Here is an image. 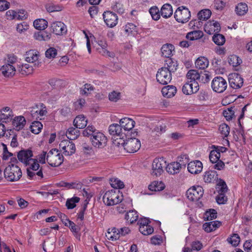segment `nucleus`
<instances>
[{
	"mask_svg": "<svg viewBox=\"0 0 252 252\" xmlns=\"http://www.w3.org/2000/svg\"><path fill=\"white\" fill-rule=\"evenodd\" d=\"M5 178L8 181L14 182L19 180L22 177V173L18 166L8 164L4 170Z\"/></svg>",
	"mask_w": 252,
	"mask_h": 252,
	"instance_id": "f257e3e1",
	"label": "nucleus"
},
{
	"mask_svg": "<svg viewBox=\"0 0 252 252\" xmlns=\"http://www.w3.org/2000/svg\"><path fill=\"white\" fill-rule=\"evenodd\" d=\"M46 161L52 167L59 166L63 162V157L58 150L53 149L47 153Z\"/></svg>",
	"mask_w": 252,
	"mask_h": 252,
	"instance_id": "f03ea898",
	"label": "nucleus"
},
{
	"mask_svg": "<svg viewBox=\"0 0 252 252\" xmlns=\"http://www.w3.org/2000/svg\"><path fill=\"white\" fill-rule=\"evenodd\" d=\"M27 169L29 179L32 180L41 179L43 178L42 168L40 167L38 160L32 162Z\"/></svg>",
	"mask_w": 252,
	"mask_h": 252,
	"instance_id": "7ed1b4c3",
	"label": "nucleus"
},
{
	"mask_svg": "<svg viewBox=\"0 0 252 252\" xmlns=\"http://www.w3.org/2000/svg\"><path fill=\"white\" fill-rule=\"evenodd\" d=\"M92 145L98 149H102L105 147L107 142L106 136L101 132L95 131L90 137Z\"/></svg>",
	"mask_w": 252,
	"mask_h": 252,
	"instance_id": "20e7f679",
	"label": "nucleus"
},
{
	"mask_svg": "<svg viewBox=\"0 0 252 252\" xmlns=\"http://www.w3.org/2000/svg\"><path fill=\"white\" fill-rule=\"evenodd\" d=\"M103 201L107 206H113L121 202L119 192L111 189L107 191L103 196Z\"/></svg>",
	"mask_w": 252,
	"mask_h": 252,
	"instance_id": "39448f33",
	"label": "nucleus"
},
{
	"mask_svg": "<svg viewBox=\"0 0 252 252\" xmlns=\"http://www.w3.org/2000/svg\"><path fill=\"white\" fill-rule=\"evenodd\" d=\"M212 90L216 93H222L227 87V83L225 79L220 76L215 77L211 83Z\"/></svg>",
	"mask_w": 252,
	"mask_h": 252,
	"instance_id": "423d86ee",
	"label": "nucleus"
},
{
	"mask_svg": "<svg viewBox=\"0 0 252 252\" xmlns=\"http://www.w3.org/2000/svg\"><path fill=\"white\" fill-rule=\"evenodd\" d=\"M204 194V190L202 187L197 186L190 188L186 192L187 198L192 201H197Z\"/></svg>",
	"mask_w": 252,
	"mask_h": 252,
	"instance_id": "0eeeda50",
	"label": "nucleus"
},
{
	"mask_svg": "<svg viewBox=\"0 0 252 252\" xmlns=\"http://www.w3.org/2000/svg\"><path fill=\"white\" fill-rule=\"evenodd\" d=\"M190 17V13L188 8L185 6H181L174 12V18L179 23L187 22Z\"/></svg>",
	"mask_w": 252,
	"mask_h": 252,
	"instance_id": "6e6552de",
	"label": "nucleus"
},
{
	"mask_svg": "<svg viewBox=\"0 0 252 252\" xmlns=\"http://www.w3.org/2000/svg\"><path fill=\"white\" fill-rule=\"evenodd\" d=\"M166 165V162L163 158H156L152 163V175L158 177L163 172V168Z\"/></svg>",
	"mask_w": 252,
	"mask_h": 252,
	"instance_id": "1a4fd4ad",
	"label": "nucleus"
},
{
	"mask_svg": "<svg viewBox=\"0 0 252 252\" xmlns=\"http://www.w3.org/2000/svg\"><path fill=\"white\" fill-rule=\"evenodd\" d=\"M32 152L30 149L21 150L18 153L17 158L18 160L23 163L26 166L30 165L32 162H35L37 159L32 158Z\"/></svg>",
	"mask_w": 252,
	"mask_h": 252,
	"instance_id": "9d476101",
	"label": "nucleus"
},
{
	"mask_svg": "<svg viewBox=\"0 0 252 252\" xmlns=\"http://www.w3.org/2000/svg\"><path fill=\"white\" fill-rule=\"evenodd\" d=\"M156 78L158 82L160 84H167L172 79L171 70L162 67L158 71Z\"/></svg>",
	"mask_w": 252,
	"mask_h": 252,
	"instance_id": "9b49d317",
	"label": "nucleus"
},
{
	"mask_svg": "<svg viewBox=\"0 0 252 252\" xmlns=\"http://www.w3.org/2000/svg\"><path fill=\"white\" fill-rule=\"evenodd\" d=\"M124 149L128 153H135L140 149L141 142L140 140L135 138H131L126 140V142L122 144Z\"/></svg>",
	"mask_w": 252,
	"mask_h": 252,
	"instance_id": "f8f14e48",
	"label": "nucleus"
},
{
	"mask_svg": "<svg viewBox=\"0 0 252 252\" xmlns=\"http://www.w3.org/2000/svg\"><path fill=\"white\" fill-rule=\"evenodd\" d=\"M104 21L107 27L113 28L116 26L118 22V18L116 14L110 11H106L103 13Z\"/></svg>",
	"mask_w": 252,
	"mask_h": 252,
	"instance_id": "ddd939ff",
	"label": "nucleus"
},
{
	"mask_svg": "<svg viewBox=\"0 0 252 252\" xmlns=\"http://www.w3.org/2000/svg\"><path fill=\"white\" fill-rule=\"evenodd\" d=\"M228 80L230 86L234 89L241 88L244 84L243 78L237 73L229 74Z\"/></svg>",
	"mask_w": 252,
	"mask_h": 252,
	"instance_id": "4468645a",
	"label": "nucleus"
},
{
	"mask_svg": "<svg viewBox=\"0 0 252 252\" xmlns=\"http://www.w3.org/2000/svg\"><path fill=\"white\" fill-rule=\"evenodd\" d=\"M38 109L35 110L34 109L31 111V115L33 119L41 120L42 117L45 116L47 113V108L46 106L42 103H39L36 105Z\"/></svg>",
	"mask_w": 252,
	"mask_h": 252,
	"instance_id": "2eb2a0df",
	"label": "nucleus"
},
{
	"mask_svg": "<svg viewBox=\"0 0 252 252\" xmlns=\"http://www.w3.org/2000/svg\"><path fill=\"white\" fill-rule=\"evenodd\" d=\"M199 90L198 82H187L182 87L183 93L186 95H190L196 93Z\"/></svg>",
	"mask_w": 252,
	"mask_h": 252,
	"instance_id": "dca6fc26",
	"label": "nucleus"
},
{
	"mask_svg": "<svg viewBox=\"0 0 252 252\" xmlns=\"http://www.w3.org/2000/svg\"><path fill=\"white\" fill-rule=\"evenodd\" d=\"M189 158L187 154H182L178 158L176 163V166H174V174L179 172V170L182 168H185L186 164L189 163Z\"/></svg>",
	"mask_w": 252,
	"mask_h": 252,
	"instance_id": "f3484780",
	"label": "nucleus"
},
{
	"mask_svg": "<svg viewBox=\"0 0 252 252\" xmlns=\"http://www.w3.org/2000/svg\"><path fill=\"white\" fill-rule=\"evenodd\" d=\"M202 163L199 160L191 161L188 164V171L191 174H198L202 171Z\"/></svg>",
	"mask_w": 252,
	"mask_h": 252,
	"instance_id": "a211bd4d",
	"label": "nucleus"
},
{
	"mask_svg": "<svg viewBox=\"0 0 252 252\" xmlns=\"http://www.w3.org/2000/svg\"><path fill=\"white\" fill-rule=\"evenodd\" d=\"M51 29L53 32L57 35H62L67 31L65 25L60 21L53 22L51 24Z\"/></svg>",
	"mask_w": 252,
	"mask_h": 252,
	"instance_id": "6ab92c4d",
	"label": "nucleus"
},
{
	"mask_svg": "<svg viewBox=\"0 0 252 252\" xmlns=\"http://www.w3.org/2000/svg\"><path fill=\"white\" fill-rule=\"evenodd\" d=\"M135 122L131 119L128 118H124L120 121V125L124 130L129 131L131 130L134 126Z\"/></svg>",
	"mask_w": 252,
	"mask_h": 252,
	"instance_id": "aec40b11",
	"label": "nucleus"
},
{
	"mask_svg": "<svg viewBox=\"0 0 252 252\" xmlns=\"http://www.w3.org/2000/svg\"><path fill=\"white\" fill-rule=\"evenodd\" d=\"M124 33L126 36L134 35L138 32L137 27L131 23H127L123 27Z\"/></svg>",
	"mask_w": 252,
	"mask_h": 252,
	"instance_id": "412c9836",
	"label": "nucleus"
},
{
	"mask_svg": "<svg viewBox=\"0 0 252 252\" xmlns=\"http://www.w3.org/2000/svg\"><path fill=\"white\" fill-rule=\"evenodd\" d=\"M26 124V120L23 116L16 117L12 121L13 128L17 131L22 129Z\"/></svg>",
	"mask_w": 252,
	"mask_h": 252,
	"instance_id": "4be33fe9",
	"label": "nucleus"
},
{
	"mask_svg": "<svg viewBox=\"0 0 252 252\" xmlns=\"http://www.w3.org/2000/svg\"><path fill=\"white\" fill-rule=\"evenodd\" d=\"M39 57V53L34 50H31L26 52L25 59L27 62L33 63L38 61Z\"/></svg>",
	"mask_w": 252,
	"mask_h": 252,
	"instance_id": "5701e85b",
	"label": "nucleus"
},
{
	"mask_svg": "<svg viewBox=\"0 0 252 252\" xmlns=\"http://www.w3.org/2000/svg\"><path fill=\"white\" fill-rule=\"evenodd\" d=\"M2 74L5 77L13 76L15 73V67L12 64L7 63L3 65L0 68Z\"/></svg>",
	"mask_w": 252,
	"mask_h": 252,
	"instance_id": "b1692460",
	"label": "nucleus"
},
{
	"mask_svg": "<svg viewBox=\"0 0 252 252\" xmlns=\"http://www.w3.org/2000/svg\"><path fill=\"white\" fill-rule=\"evenodd\" d=\"M87 124V120L83 115L77 116L73 121V125L77 128H83L86 126Z\"/></svg>",
	"mask_w": 252,
	"mask_h": 252,
	"instance_id": "393cba45",
	"label": "nucleus"
},
{
	"mask_svg": "<svg viewBox=\"0 0 252 252\" xmlns=\"http://www.w3.org/2000/svg\"><path fill=\"white\" fill-rule=\"evenodd\" d=\"M221 222L220 221L217 220L212 221L204 223L203 228L206 232H210L215 230L217 228H219Z\"/></svg>",
	"mask_w": 252,
	"mask_h": 252,
	"instance_id": "a878e982",
	"label": "nucleus"
},
{
	"mask_svg": "<svg viewBox=\"0 0 252 252\" xmlns=\"http://www.w3.org/2000/svg\"><path fill=\"white\" fill-rule=\"evenodd\" d=\"M12 112L8 107L3 108L0 113V120L6 123L12 119Z\"/></svg>",
	"mask_w": 252,
	"mask_h": 252,
	"instance_id": "bb28decb",
	"label": "nucleus"
},
{
	"mask_svg": "<svg viewBox=\"0 0 252 252\" xmlns=\"http://www.w3.org/2000/svg\"><path fill=\"white\" fill-rule=\"evenodd\" d=\"M218 178L217 172L214 170H209L204 173L203 179L205 183H213Z\"/></svg>",
	"mask_w": 252,
	"mask_h": 252,
	"instance_id": "cd10ccee",
	"label": "nucleus"
},
{
	"mask_svg": "<svg viewBox=\"0 0 252 252\" xmlns=\"http://www.w3.org/2000/svg\"><path fill=\"white\" fill-rule=\"evenodd\" d=\"M109 134L116 136H121L122 135V129L121 126L118 124H113L109 127Z\"/></svg>",
	"mask_w": 252,
	"mask_h": 252,
	"instance_id": "c85d7f7f",
	"label": "nucleus"
},
{
	"mask_svg": "<svg viewBox=\"0 0 252 252\" xmlns=\"http://www.w3.org/2000/svg\"><path fill=\"white\" fill-rule=\"evenodd\" d=\"M209 61L204 57H200L196 60L195 64L196 68L200 69H205L209 65Z\"/></svg>",
	"mask_w": 252,
	"mask_h": 252,
	"instance_id": "c756f323",
	"label": "nucleus"
},
{
	"mask_svg": "<svg viewBox=\"0 0 252 252\" xmlns=\"http://www.w3.org/2000/svg\"><path fill=\"white\" fill-rule=\"evenodd\" d=\"M173 45L171 44H164L161 48V55L166 58L172 56Z\"/></svg>",
	"mask_w": 252,
	"mask_h": 252,
	"instance_id": "7c9ffc66",
	"label": "nucleus"
},
{
	"mask_svg": "<svg viewBox=\"0 0 252 252\" xmlns=\"http://www.w3.org/2000/svg\"><path fill=\"white\" fill-rule=\"evenodd\" d=\"M173 13L172 7L168 3L164 4L161 7L160 13L161 16L165 18L170 17Z\"/></svg>",
	"mask_w": 252,
	"mask_h": 252,
	"instance_id": "2f4dec72",
	"label": "nucleus"
},
{
	"mask_svg": "<svg viewBox=\"0 0 252 252\" xmlns=\"http://www.w3.org/2000/svg\"><path fill=\"white\" fill-rule=\"evenodd\" d=\"M51 34L46 31L38 32L34 34V38L38 41H47L51 38Z\"/></svg>",
	"mask_w": 252,
	"mask_h": 252,
	"instance_id": "473e14b6",
	"label": "nucleus"
},
{
	"mask_svg": "<svg viewBox=\"0 0 252 252\" xmlns=\"http://www.w3.org/2000/svg\"><path fill=\"white\" fill-rule=\"evenodd\" d=\"M199 73L200 72L195 69H190L188 71L186 76L187 78L190 80V82L198 83V80L200 77Z\"/></svg>",
	"mask_w": 252,
	"mask_h": 252,
	"instance_id": "72a5a7b5",
	"label": "nucleus"
},
{
	"mask_svg": "<svg viewBox=\"0 0 252 252\" xmlns=\"http://www.w3.org/2000/svg\"><path fill=\"white\" fill-rule=\"evenodd\" d=\"M138 215L135 210H130L125 215V219L132 224L138 220Z\"/></svg>",
	"mask_w": 252,
	"mask_h": 252,
	"instance_id": "f704fd0d",
	"label": "nucleus"
},
{
	"mask_svg": "<svg viewBox=\"0 0 252 252\" xmlns=\"http://www.w3.org/2000/svg\"><path fill=\"white\" fill-rule=\"evenodd\" d=\"M235 10L237 15H244L248 11V7L246 3L240 2L236 6Z\"/></svg>",
	"mask_w": 252,
	"mask_h": 252,
	"instance_id": "c9c22d12",
	"label": "nucleus"
},
{
	"mask_svg": "<svg viewBox=\"0 0 252 252\" xmlns=\"http://www.w3.org/2000/svg\"><path fill=\"white\" fill-rule=\"evenodd\" d=\"M34 27L38 30H43L48 26V22L44 19H38L33 22Z\"/></svg>",
	"mask_w": 252,
	"mask_h": 252,
	"instance_id": "e433bc0d",
	"label": "nucleus"
},
{
	"mask_svg": "<svg viewBox=\"0 0 252 252\" xmlns=\"http://www.w3.org/2000/svg\"><path fill=\"white\" fill-rule=\"evenodd\" d=\"M165 188L164 183L162 182L154 181L149 185L148 188L151 191H160Z\"/></svg>",
	"mask_w": 252,
	"mask_h": 252,
	"instance_id": "4c0bfd02",
	"label": "nucleus"
},
{
	"mask_svg": "<svg viewBox=\"0 0 252 252\" xmlns=\"http://www.w3.org/2000/svg\"><path fill=\"white\" fill-rule=\"evenodd\" d=\"M199 76L198 82L205 84L208 83L210 80L211 74L209 71L205 70L200 72Z\"/></svg>",
	"mask_w": 252,
	"mask_h": 252,
	"instance_id": "58836bf2",
	"label": "nucleus"
},
{
	"mask_svg": "<svg viewBox=\"0 0 252 252\" xmlns=\"http://www.w3.org/2000/svg\"><path fill=\"white\" fill-rule=\"evenodd\" d=\"M203 35V33L201 31H194L189 32L186 35V38L190 40H194L201 38Z\"/></svg>",
	"mask_w": 252,
	"mask_h": 252,
	"instance_id": "ea45409f",
	"label": "nucleus"
},
{
	"mask_svg": "<svg viewBox=\"0 0 252 252\" xmlns=\"http://www.w3.org/2000/svg\"><path fill=\"white\" fill-rule=\"evenodd\" d=\"M79 130L73 127H69L66 132V135L70 140L76 139L79 136Z\"/></svg>",
	"mask_w": 252,
	"mask_h": 252,
	"instance_id": "a19ab883",
	"label": "nucleus"
},
{
	"mask_svg": "<svg viewBox=\"0 0 252 252\" xmlns=\"http://www.w3.org/2000/svg\"><path fill=\"white\" fill-rule=\"evenodd\" d=\"M94 90V88L92 85L86 83L81 88L80 93L81 95L88 96Z\"/></svg>",
	"mask_w": 252,
	"mask_h": 252,
	"instance_id": "79ce46f5",
	"label": "nucleus"
},
{
	"mask_svg": "<svg viewBox=\"0 0 252 252\" xmlns=\"http://www.w3.org/2000/svg\"><path fill=\"white\" fill-rule=\"evenodd\" d=\"M161 92L164 97H172L173 96V86L168 85L164 87L161 90Z\"/></svg>",
	"mask_w": 252,
	"mask_h": 252,
	"instance_id": "37998d69",
	"label": "nucleus"
},
{
	"mask_svg": "<svg viewBox=\"0 0 252 252\" xmlns=\"http://www.w3.org/2000/svg\"><path fill=\"white\" fill-rule=\"evenodd\" d=\"M43 126L39 121H34L32 123L30 128L31 131L34 134H38L41 130Z\"/></svg>",
	"mask_w": 252,
	"mask_h": 252,
	"instance_id": "c03bdc74",
	"label": "nucleus"
},
{
	"mask_svg": "<svg viewBox=\"0 0 252 252\" xmlns=\"http://www.w3.org/2000/svg\"><path fill=\"white\" fill-rule=\"evenodd\" d=\"M211 14V11L209 9L202 10L197 14L198 18L200 20L205 21L210 17Z\"/></svg>",
	"mask_w": 252,
	"mask_h": 252,
	"instance_id": "a18cd8bd",
	"label": "nucleus"
},
{
	"mask_svg": "<svg viewBox=\"0 0 252 252\" xmlns=\"http://www.w3.org/2000/svg\"><path fill=\"white\" fill-rule=\"evenodd\" d=\"M80 198L77 196L67 199L65 205L68 209H72L76 207V203L79 202Z\"/></svg>",
	"mask_w": 252,
	"mask_h": 252,
	"instance_id": "49530a36",
	"label": "nucleus"
},
{
	"mask_svg": "<svg viewBox=\"0 0 252 252\" xmlns=\"http://www.w3.org/2000/svg\"><path fill=\"white\" fill-rule=\"evenodd\" d=\"M235 110V107L233 106L230 107L223 111V115L227 121L232 120L233 117L234 116Z\"/></svg>",
	"mask_w": 252,
	"mask_h": 252,
	"instance_id": "de8ad7c7",
	"label": "nucleus"
},
{
	"mask_svg": "<svg viewBox=\"0 0 252 252\" xmlns=\"http://www.w3.org/2000/svg\"><path fill=\"white\" fill-rule=\"evenodd\" d=\"M33 68L29 64L26 63L20 66L19 71L23 75H29L32 72Z\"/></svg>",
	"mask_w": 252,
	"mask_h": 252,
	"instance_id": "09e8293b",
	"label": "nucleus"
},
{
	"mask_svg": "<svg viewBox=\"0 0 252 252\" xmlns=\"http://www.w3.org/2000/svg\"><path fill=\"white\" fill-rule=\"evenodd\" d=\"M213 40L217 45H222L225 42V38L222 34L216 33L213 36Z\"/></svg>",
	"mask_w": 252,
	"mask_h": 252,
	"instance_id": "8fccbe9b",
	"label": "nucleus"
},
{
	"mask_svg": "<svg viewBox=\"0 0 252 252\" xmlns=\"http://www.w3.org/2000/svg\"><path fill=\"white\" fill-rule=\"evenodd\" d=\"M139 231L144 235H149L154 232V228L150 225H144L139 227Z\"/></svg>",
	"mask_w": 252,
	"mask_h": 252,
	"instance_id": "3c124183",
	"label": "nucleus"
},
{
	"mask_svg": "<svg viewBox=\"0 0 252 252\" xmlns=\"http://www.w3.org/2000/svg\"><path fill=\"white\" fill-rule=\"evenodd\" d=\"M227 240L233 246L236 247L240 242V238L238 234L233 233L230 237L227 238Z\"/></svg>",
	"mask_w": 252,
	"mask_h": 252,
	"instance_id": "603ef678",
	"label": "nucleus"
},
{
	"mask_svg": "<svg viewBox=\"0 0 252 252\" xmlns=\"http://www.w3.org/2000/svg\"><path fill=\"white\" fill-rule=\"evenodd\" d=\"M220 154L215 149L210 152L209 154V159L211 162H216V161L220 160Z\"/></svg>",
	"mask_w": 252,
	"mask_h": 252,
	"instance_id": "864d4df0",
	"label": "nucleus"
},
{
	"mask_svg": "<svg viewBox=\"0 0 252 252\" xmlns=\"http://www.w3.org/2000/svg\"><path fill=\"white\" fill-rule=\"evenodd\" d=\"M75 146L72 142H71L68 146L65 148V150L63 151V153L65 156H70L72 155L75 152Z\"/></svg>",
	"mask_w": 252,
	"mask_h": 252,
	"instance_id": "5fc2aeb1",
	"label": "nucleus"
},
{
	"mask_svg": "<svg viewBox=\"0 0 252 252\" xmlns=\"http://www.w3.org/2000/svg\"><path fill=\"white\" fill-rule=\"evenodd\" d=\"M217 211L215 209H210L204 214V219L207 220H212L217 218Z\"/></svg>",
	"mask_w": 252,
	"mask_h": 252,
	"instance_id": "6e6d98bb",
	"label": "nucleus"
},
{
	"mask_svg": "<svg viewBox=\"0 0 252 252\" xmlns=\"http://www.w3.org/2000/svg\"><path fill=\"white\" fill-rule=\"evenodd\" d=\"M149 12L154 20H158L160 18L159 11L157 6L151 7L149 9Z\"/></svg>",
	"mask_w": 252,
	"mask_h": 252,
	"instance_id": "4d7b16f0",
	"label": "nucleus"
},
{
	"mask_svg": "<svg viewBox=\"0 0 252 252\" xmlns=\"http://www.w3.org/2000/svg\"><path fill=\"white\" fill-rule=\"evenodd\" d=\"M119 229L116 228L115 227H113L111 229L109 228L108 230V234H110L111 233H113V235L110 236L108 239L111 240H116L119 239V233L118 232L119 231Z\"/></svg>",
	"mask_w": 252,
	"mask_h": 252,
	"instance_id": "13d9d810",
	"label": "nucleus"
},
{
	"mask_svg": "<svg viewBox=\"0 0 252 252\" xmlns=\"http://www.w3.org/2000/svg\"><path fill=\"white\" fill-rule=\"evenodd\" d=\"M85 104V99L84 98H80L74 102L73 106L74 109L75 110L80 111L84 107Z\"/></svg>",
	"mask_w": 252,
	"mask_h": 252,
	"instance_id": "bf43d9fd",
	"label": "nucleus"
},
{
	"mask_svg": "<svg viewBox=\"0 0 252 252\" xmlns=\"http://www.w3.org/2000/svg\"><path fill=\"white\" fill-rule=\"evenodd\" d=\"M95 131L96 129L93 126H89L85 129L83 130V134L84 136L91 137Z\"/></svg>",
	"mask_w": 252,
	"mask_h": 252,
	"instance_id": "052dcab7",
	"label": "nucleus"
},
{
	"mask_svg": "<svg viewBox=\"0 0 252 252\" xmlns=\"http://www.w3.org/2000/svg\"><path fill=\"white\" fill-rule=\"evenodd\" d=\"M60 184L61 187H65L68 189H75V188L79 189V188H80L81 186L80 184H76L75 183H69L62 182L60 183Z\"/></svg>",
	"mask_w": 252,
	"mask_h": 252,
	"instance_id": "680f3d73",
	"label": "nucleus"
},
{
	"mask_svg": "<svg viewBox=\"0 0 252 252\" xmlns=\"http://www.w3.org/2000/svg\"><path fill=\"white\" fill-rule=\"evenodd\" d=\"M219 130L222 135L227 137L229 133L230 128L226 124H222L220 126Z\"/></svg>",
	"mask_w": 252,
	"mask_h": 252,
	"instance_id": "e2e57ef3",
	"label": "nucleus"
},
{
	"mask_svg": "<svg viewBox=\"0 0 252 252\" xmlns=\"http://www.w3.org/2000/svg\"><path fill=\"white\" fill-rule=\"evenodd\" d=\"M108 97L111 101L117 102L121 98V93L114 91L109 93Z\"/></svg>",
	"mask_w": 252,
	"mask_h": 252,
	"instance_id": "0e129e2a",
	"label": "nucleus"
},
{
	"mask_svg": "<svg viewBox=\"0 0 252 252\" xmlns=\"http://www.w3.org/2000/svg\"><path fill=\"white\" fill-rule=\"evenodd\" d=\"M219 195L216 197V201L219 204H225L227 200V197L225 195L226 192H219Z\"/></svg>",
	"mask_w": 252,
	"mask_h": 252,
	"instance_id": "69168bd1",
	"label": "nucleus"
},
{
	"mask_svg": "<svg viewBox=\"0 0 252 252\" xmlns=\"http://www.w3.org/2000/svg\"><path fill=\"white\" fill-rule=\"evenodd\" d=\"M57 54V50L54 47H50L45 52V56L48 59H53L55 58Z\"/></svg>",
	"mask_w": 252,
	"mask_h": 252,
	"instance_id": "338daca9",
	"label": "nucleus"
},
{
	"mask_svg": "<svg viewBox=\"0 0 252 252\" xmlns=\"http://www.w3.org/2000/svg\"><path fill=\"white\" fill-rule=\"evenodd\" d=\"M111 185L113 188L123 189L124 188V184L123 182L118 179H114L111 180Z\"/></svg>",
	"mask_w": 252,
	"mask_h": 252,
	"instance_id": "774afa93",
	"label": "nucleus"
}]
</instances>
